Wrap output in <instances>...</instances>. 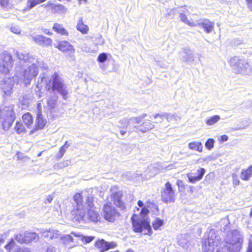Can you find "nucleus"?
Instances as JSON below:
<instances>
[{
	"instance_id": "f257e3e1",
	"label": "nucleus",
	"mask_w": 252,
	"mask_h": 252,
	"mask_svg": "<svg viewBox=\"0 0 252 252\" xmlns=\"http://www.w3.org/2000/svg\"><path fill=\"white\" fill-rule=\"evenodd\" d=\"M44 79V88L46 92L53 93L57 92L64 99L67 98L68 92L66 87L59 73L55 72L50 77V78Z\"/></svg>"
},
{
	"instance_id": "f03ea898",
	"label": "nucleus",
	"mask_w": 252,
	"mask_h": 252,
	"mask_svg": "<svg viewBox=\"0 0 252 252\" xmlns=\"http://www.w3.org/2000/svg\"><path fill=\"white\" fill-rule=\"evenodd\" d=\"M130 220L132 230L134 232L141 233L146 230L147 232L145 234L150 236L152 234V230L149 220L141 219L138 214H133L131 217Z\"/></svg>"
},
{
	"instance_id": "7ed1b4c3",
	"label": "nucleus",
	"mask_w": 252,
	"mask_h": 252,
	"mask_svg": "<svg viewBox=\"0 0 252 252\" xmlns=\"http://www.w3.org/2000/svg\"><path fill=\"white\" fill-rule=\"evenodd\" d=\"M162 201L165 203H173L176 200L175 190L171 183L167 181L165 183L164 188L160 191Z\"/></svg>"
},
{
	"instance_id": "20e7f679",
	"label": "nucleus",
	"mask_w": 252,
	"mask_h": 252,
	"mask_svg": "<svg viewBox=\"0 0 252 252\" xmlns=\"http://www.w3.org/2000/svg\"><path fill=\"white\" fill-rule=\"evenodd\" d=\"M14 239L19 243L27 244L37 241L39 239V236L36 232L26 231L23 233L15 234Z\"/></svg>"
},
{
	"instance_id": "39448f33",
	"label": "nucleus",
	"mask_w": 252,
	"mask_h": 252,
	"mask_svg": "<svg viewBox=\"0 0 252 252\" xmlns=\"http://www.w3.org/2000/svg\"><path fill=\"white\" fill-rule=\"evenodd\" d=\"M104 218L111 222H113L117 216H120V213L113 207L110 202L105 203L103 207Z\"/></svg>"
},
{
	"instance_id": "423d86ee",
	"label": "nucleus",
	"mask_w": 252,
	"mask_h": 252,
	"mask_svg": "<svg viewBox=\"0 0 252 252\" xmlns=\"http://www.w3.org/2000/svg\"><path fill=\"white\" fill-rule=\"evenodd\" d=\"M182 8L184 9L183 10V12L180 14V17L181 21L185 24L189 25V26H195L197 24H199L200 23V18L197 15H192L191 17H190V19H189L186 14V13L189 14V10L187 9V6L184 5L182 6Z\"/></svg>"
},
{
	"instance_id": "0eeeda50",
	"label": "nucleus",
	"mask_w": 252,
	"mask_h": 252,
	"mask_svg": "<svg viewBox=\"0 0 252 252\" xmlns=\"http://www.w3.org/2000/svg\"><path fill=\"white\" fill-rule=\"evenodd\" d=\"M47 124V120L44 117L41 112H38L36 115L35 124L29 131V134H33L37 131L43 129Z\"/></svg>"
},
{
	"instance_id": "6e6552de",
	"label": "nucleus",
	"mask_w": 252,
	"mask_h": 252,
	"mask_svg": "<svg viewBox=\"0 0 252 252\" xmlns=\"http://www.w3.org/2000/svg\"><path fill=\"white\" fill-rule=\"evenodd\" d=\"M123 194L122 191L119 190L112 192L110 195V198L113 204L121 210L126 209V203L123 201Z\"/></svg>"
},
{
	"instance_id": "1a4fd4ad",
	"label": "nucleus",
	"mask_w": 252,
	"mask_h": 252,
	"mask_svg": "<svg viewBox=\"0 0 252 252\" xmlns=\"http://www.w3.org/2000/svg\"><path fill=\"white\" fill-rule=\"evenodd\" d=\"M33 41L37 44L43 47L51 46L53 44V40L43 34H37L32 37Z\"/></svg>"
},
{
	"instance_id": "9d476101",
	"label": "nucleus",
	"mask_w": 252,
	"mask_h": 252,
	"mask_svg": "<svg viewBox=\"0 0 252 252\" xmlns=\"http://www.w3.org/2000/svg\"><path fill=\"white\" fill-rule=\"evenodd\" d=\"M55 47L63 53H72L75 51L73 46L67 40L59 41Z\"/></svg>"
},
{
	"instance_id": "9b49d317",
	"label": "nucleus",
	"mask_w": 252,
	"mask_h": 252,
	"mask_svg": "<svg viewBox=\"0 0 252 252\" xmlns=\"http://www.w3.org/2000/svg\"><path fill=\"white\" fill-rule=\"evenodd\" d=\"M94 245L100 252H105L115 247L113 244L108 243L105 241L103 239L97 240L95 242Z\"/></svg>"
},
{
	"instance_id": "f8f14e48",
	"label": "nucleus",
	"mask_w": 252,
	"mask_h": 252,
	"mask_svg": "<svg viewBox=\"0 0 252 252\" xmlns=\"http://www.w3.org/2000/svg\"><path fill=\"white\" fill-rule=\"evenodd\" d=\"M21 121L28 129L31 130L34 123V118L31 113L27 112L23 114Z\"/></svg>"
},
{
	"instance_id": "ddd939ff",
	"label": "nucleus",
	"mask_w": 252,
	"mask_h": 252,
	"mask_svg": "<svg viewBox=\"0 0 252 252\" xmlns=\"http://www.w3.org/2000/svg\"><path fill=\"white\" fill-rule=\"evenodd\" d=\"M42 6L49 8L53 14L60 13L65 11L64 6L61 4H55L51 2H48L47 4L42 5Z\"/></svg>"
},
{
	"instance_id": "4468645a",
	"label": "nucleus",
	"mask_w": 252,
	"mask_h": 252,
	"mask_svg": "<svg viewBox=\"0 0 252 252\" xmlns=\"http://www.w3.org/2000/svg\"><path fill=\"white\" fill-rule=\"evenodd\" d=\"M204 173V169L203 168H199L196 171V172H191L188 173L187 176L189 178V181L192 183H194L202 178Z\"/></svg>"
},
{
	"instance_id": "2eb2a0df",
	"label": "nucleus",
	"mask_w": 252,
	"mask_h": 252,
	"mask_svg": "<svg viewBox=\"0 0 252 252\" xmlns=\"http://www.w3.org/2000/svg\"><path fill=\"white\" fill-rule=\"evenodd\" d=\"M15 116L14 113L7 115L2 120L1 126L4 130H8L12 126Z\"/></svg>"
},
{
	"instance_id": "dca6fc26",
	"label": "nucleus",
	"mask_w": 252,
	"mask_h": 252,
	"mask_svg": "<svg viewBox=\"0 0 252 252\" xmlns=\"http://www.w3.org/2000/svg\"><path fill=\"white\" fill-rule=\"evenodd\" d=\"M53 30L57 33L62 35L67 36L69 35L68 31L63 25L56 23L53 26Z\"/></svg>"
},
{
	"instance_id": "f3484780",
	"label": "nucleus",
	"mask_w": 252,
	"mask_h": 252,
	"mask_svg": "<svg viewBox=\"0 0 252 252\" xmlns=\"http://www.w3.org/2000/svg\"><path fill=\"white\" fill-rule=\"evenodd\" d=\"M252 176V165L241 170L240 178L242 180L249 181Z\"/></svg>"
},
{
	"instance_id": "a211bd4d",
	"label": "nucleus",
	"mask_w": 252,
	"mask_h": 252,
	"mask_svg": "<svg viewBox=\"0 0 252 252\" xmlns=\"http://www.w3.org/2000/svg\"><path fill=\"white\" fill-rule=\"evenodd\" d=\"M154 127L153 122L150 120L144 122L139 126L138 130L142 132H146Z\"/></svg>"
},
{
	"instance_id": "6ab92c4d",
	"label": "nucleus",
	"mask_w": 252,
	"mask_h": 252,
	"mask_svg": "<svg viewBox=\"0 0 252 252\" xmlns=\"http://www.w3.org/2000/svg\"><path fill=\"white\" fill-rule=\"evenodd\" d=\"M27 129L26 126L21 120L16 122L14 126V130L18 134L26 133L27 131Z\"/></svg>"
},
{
	"instance_id": "aec40b11",
	"label": "nucleus",
	"mask_w": 252,
	"mask_h": 252,
	"mask_svg": "<svg viewBox=\"0 0 252 252\" xmlns=\"http://www.w3.org/2000/svg\"><path fill=\"white\" fill-rule=\"evenodd\" d=\"M76 29L82 34H87L89 30L88 26L84 23L82 18L79 19L76 25Z\"/></svg>"
},
{
	"instance_id": "412c9836",
	"label": "nucleus",
	"mask_w": 252,
	"mask_h": 252,
	"mask_svg": "<svg viewBox=\"0 0 252 252\" xmlns=\"http://www.w3.org/2000/svg\"><path fill=\"white\" fill-rule=\"evenodd\" d=\"M46 0H28L26 9L27 10H30L36 5L44 2Z\"/></svg>"
},
{
	"instance_id": "4be33fe9",
	"label": "nucleus",
	"mask_w": 252,
	"mask_h": 252,
	"mask_svg": "<svg viewBox=\"0 0 252 252\" xmlns=\"http://www.w3.org/2000/svg\"><path fill=\"white\" fill-rule=\"evenodd\" d=\"M71 234L75 237H80L81 240L85 244H87L92 242L94 238V237L92 236L80 235L74 232H71Z\"/></svg>"
},
{
	"instance_id": "5701e85b",
	"label": "nucleus",
	"mask_w": 252,
	"mask_h": 252,
	"mask_svg": "<svg viewBox=\"0 0 252 252\" xmlns=\"http://www.w3.org/2000/svg\"><path fill=\"white\" fill-rule=\"evenodd\" d=\"M189 148L193 151L201 152L202 150L201 143L199 142H192L189 144Z\"/></svg>"
},
{
	"instance_id": "b1692460",
	"label": "nucleus",
	"mask_w": 252,
	"mask_h": 252,
	"mask_svg": "<svg viewBox=\"0 0 252 252\" xmlns=\"http://www.w3.org/2000/svg\"><path fill=\"white\" fill-rule=\"evenodd\" d=\"M137 205L139 207H142L140 212V216L142 217L148 215L149 213V211L147 207L144 206V203L141 200H138Z\"/></svg>"
},
{
	"instance_id": "393cba45",
	"label": "nucleus",
	"mask_w": 252,
	"mask_h": 252,
	"mask_svg": "<svg viewBox=\"0 0 252 252\" xmlns=\"http://www.w3.org/2000/svg\"><path fill=\"white\" fill-rule=\"evenodd\" d=\"M88 215L89 219L91 220L94 221L97 220L99 215L96 211L90 209L88 211Z\"/></svg>"
},
{
	"instance_id": "a878e982",
	"label": "nucleus",
	"mask_w": 252,
	"mask_h": 252,
	"mask_svg": "<svg viewBox=\"0 0 252 252\" xmlns=\"http://www.w3.org/2000/svg\"><path fill=\"white\" fill-rule=\"evenodd\" d=\"M73 199L77 206L80 205L83 202V197L81 193H75L73 196Z\"/></svg>"
},
{
	"instance_id": "bb28decb",
	"label": "nucleus",
	"mask_w": 252,
	"mask_h": 252,
	"mask_svg": "<svg viewBox=\"0 0 252 252\" xmlns=\"http://www.w3.org/2000/svg\"><path fill=\"white\" fill-rule=\"evenodd\" d=\"M24 82L26 85H29L32 80V76L30 70H25L23 73Z\"/></svg>"
},
{
	"instance_id": "cd10ccee",
	"label": "nucleus",
	"mask_w": 252,
	"mask_h": 252,
	"mask_svg": "<svg viewBox=\"0 0 252 252\" xmlns=\"http://www.w3.org/2000/svg\"><path fill=\"white\" fill-rule=\"evenodd\" d=\"M164 220L159 218H156L152 222V225L155 230L159 229L164 224Z\"/></svg>"
},
{
	"instance_id": "c85d7f7f",
	"label": "nucleus",
	"mask_w": 252,
	"mask_h": 252,
	"mask_svg": "<svg viewBox=\"0 0 252 252\" xmlns=\"http://www.w3.org/2000/svg\"><path fill=\"white\" fill-rule=\"evenodd\" d=\"M16 245V244L13 239H11L8 243L4 246L5 249L8 252H10Z\"/></svg>"
},
{
	"instance_id": "c756f323",
	"label": "nucleus",
	"mask_w": 252,
	"mask_h": 252,
	"mask_svg": "<svg viewBox=\"0 0 252 252\" xmlns=\"http://www.w3.org/2000/svg\"><path fill=\"white\" fill-rule=\"evenodd\" d=\"M176 185L178 187V191L181 193H184L186 189V185L181 180H178L176 182Z\"/></svg>"
},
{
	"instance_id": "7c9ffc66",
	"label": "nucleus",
	"mask_w": 252,
	"mask_h": 252,
	"mask_svg": "<svg viewBox=\"0 0 252 252\" xmlns=\"http://www.w3.org/2000/svg\"><path fill=\"white\" fill-rule=\"evenodd\" d=\"M68 147L69 145L67 144V142L66 141L64 145L62 146L59 149V153L58 156V158H61L63 156L64 153Z\"/></svg>"
},
{
	"instance_id": "2f4dec72",
	"label": "nucleus",
	"mask_w": 252,
	"mask_h": 252,
	"mask_svg": "<svg viewBox=\"0 0 252 252\" xmlns=\"http://www.w3.org/2000/svg\"><path fill=\"white\" fill-rule=\"evenodd\" d=\"M220 119V117L218 115H214L209 118L207 121L206 123L208 125H213L217 123Z\"/></svg>"
},
{
	"instance_id": "473e14b6",
	"label": "nucleus",
	"mask_w": 252,
	"mask_h": 252,
	"mask_svg": "<svg viewBox=\"0 0 252 252\" xmlns=\"http://www.w3.org/2000/svg\"><path fill=\"white\" fill-rule=\"evenodd\" d=\"M71 213L75 218L76 217L78 218L79 217H82L81 209L79 207L73 209Z\"/></svg>"
},
{
	"instance_id": "72a5a7b5",
	"label": "nucleus",
	"mask_w": 252,
	"mask_h": 252,
	"mask_svg": "<svg viewBox=\"0 0 252 252\" xmlns=\"http://www.w3.org/2000/svg\"><path fill=\"white\" fill-rule=\"evenodd\" d=\"M86 203L91 209L94 206V197L92 196H87L86 199Z\"/></svg>"
},
{
	"instance_id": "f704fd0d",
	"label": "nucleus",
	"mask_w": 252,
	"mask_h": 252,
	"mask_svg": "<svg viewBox=\"0 0 252 252\" xmlns=\"http://www.w3.org/2000/svg\"><path fill=\"white\" fill-rule=\"evenodd\" d=\"M107 59V54L105 53H101L99 54L97 60L100 63H103L106 61Z\"/></svg>"
},
{
	"instance_id": "c9c22d12",
	"label": "nucleus",
	"mask_w": 252,
	"mask_h": 252,
	"mask_svg": "<svg viewBox=\"0 0 252 252\" xmlns=\"http://www.w3.org/2000/svg\"><path fill=\"white\" fill-rule=\"evenodd\" d=\"M215 141L212 138H209L206 142V147L208 150H211L214 147Z\"/></svg>"
},
{
	"instance_id": "e433bc0d",
	"label": "nucleus",
	"mask_w": 252,
	"mask_h": 252,
	"mask_svg": "<svg viewBox=\"0 0 252 252\" xmlns=\"http://www.w3.org/2000/svg\"><path fill=\"white\" fill-rule=\"evenodd\" d=\"M233 65L238 69H241L243 68H245V69L246 68V67L244 66L243 67H242L241 66V65H244V62L242 60H240V59H239L237 60V62H234Z\"/></svg>"
},
{
	"instance_id": "4c0bfd02",
	"label": "nucleus",
	"mask_w": 252,
	"mask_h": 252,
	"mask_svg": "<svg viewBox=\"0 0 252 252\" xmlns=\"http://www.w3.org/2000/svg\"><path fill=\"white\" fill-rule=\"evenodd\" d=\"M214 24L211 22L206 23V32H210L213 30Z\"/></svg>"
},
{
	"instance_id": "58836bf2",
	"label": "nucleus",
	"mask_w": 252,
	"mask_h": 252,
	"mask_svg": "<svg viewBox=\"0 0 252 252\" xmlns=\"http://www.w3.org/2000/svg\"><path fill=\"white\" fill-rule=\"evenodd\" d=\"M233 180H232V184L233 186L236 187L239 186L240 184V181L238 179V177L236 175H232Z\"/></svg>"
},
{
	"instance_id": "ea45409f",
	"label": "nucleus",
	"mask_w": 252,
	"mask_h": 252,
	"mask_svg": "<svg viewBox=\"0 0 252 252\" xmlns=\"http://www.w3.org/2000/svg\"><path fill=\"white\" fill-rule=\"evenodd\" d=\"M15 252H32L30 248L27 247H19L18 248Z\"/></svg>"
},
{
	"instance_id": "a19ab883",
	"label": "nucleus",
	"mask_w": 252,
	"mask_h": 252,
	"mask_svg": "<svg viewBox=\"0 0 252 252\" xmlns=\"http://www.w3.org/2000/svg\"><path fill=\"white\" fill-rule=\"evenodd\" d=\"M9 5V0H0V6L2 8H6Z\"/></svg>"
},
{
	"instance_id": "79ce46f5",
	"label": "nucleus",
	"mask_w": 252,
	"mask_h": 252,
	"mask_svg": "<svg viewBox=\"0 0 252 252\" xmlns=\"http://www.w3.org/2000/svg\"><path fill=\"white\" fill-rule=\"evenodd\" d=\"M165 116L163 115H160V114H156L154 116V118H158L159 119L158 122H154V123H160L163 121Z\"/></svg>"
},
{
	"instance_id": "37998d69",
	"label": "nucleus",
	"mask_w": 252,
	"mask_h": 252,
	"mask_svg": "<svg viewBox=\"0 0 252 252\" xmlns=\"http://www.w3.org/2000/svg\"><path fill=\"white\" fill-rule=\"evenodd\" d=\"M56 104L55 100L52 99H49L47 100V104L50 108H53L55 107Z\"/></svg>"
},
{
	"instance_id": "c03bdc74",
	"label": "nucleus",
	"mask_w": 252,
	"mask_h": 252,
	"mask_svg": "<svg viewBox=\"0 0 252 252\" xmlns=\"http://www.w3.org/2000/svg\"><path fill=\"white\" fill-rule=\"evenodd\" d=\"M63 239L64 241L66 242H72L74 240L73 237L70 235L64 236Z\"/></svg>"
},
{
	"instance_id": "a18cd8bd",
	"label": "nucleus",
	"mask_w": 252,
	"mask_h": 252,
	"mask_svg": "<svg viewBox=\"0 0 252 252\" xmlns=\"http://www.w3.org/2000/svg\"><path fill=\"white\" fill-rule=\"evenodd\" d=\"M144 116H146V115H144L142 116H139L138 117H135L134 118L135 123H137V124L140 123L142 121V120H143V117Z\"/></svg>"
},
{
	"instance_id": "49530a36",
	"label": "nucleus",
	"mask_w": 252,
	"mask_h": 252,
	"mask_svg": "<svg viewBox=\"0 0 252 252\" xmlns=\"http://www.w3.org/2000/svg\"><path fill=\"white\" fill-rule=\"evenodd\" d=\"M248 8L252 11V0H246Z\"/></svg>"
},
{
	"instance_id": "de8ad7c7",
	"label": "nucleus",
	"mask_w": 252,
	"mask_h": 252,
	"mask_svg": "<svg viewBox=\"0 0 252 252\" xmlns=\"http://www.w3.org/2000/svg\"><path fill=\"white\" fill-rule=\"evenodd\" d=\"M42 31L45 34L47 35H52L53 34L52 32H51L49 29H45L43 30Z\"/></svg>"
},
{
	"instance_id": "09e8293b",
	"label": "nucleus",
	"mask_w": 252,
	"mask_h": 252,
	"mask_svg": "<svg viewBox=\"0 0 252 252\" xmlns=\"http://www.w3.org/2000/svg\"><path fill=\"white\" fill-rule=\"evenodd\" d=\"M228 138L226 135H223L220 136V142H224L227 141Z\"/></svg>"
},
{
	"instance_id": "8fccbe9b",
	"label": "nucleus",
	"mask_w": 252,
	"mask_h": 252,
	"mask_svg": "<svg viewBox=\"0 0 252 252\" xmlns=\"http://www.w3.org/2000/svg\"><path fill=\"white\" fill-rule=\"evenodd\" d=\"M247 252H252V242H250L249 243Z\"/></svg>"
},
{
	"instance_id": "3c124183",
	"label": "nucleus",
	"mask_w": 252,
	"mask_h": 252,
	"mask_svg": "<svg viewBox=\"0 0 252 252\" xmlns=\"http://www.w3.org/2000/svg\"><path fill=\"white\" fill-rule=\"evenodd\" d=\"M53 199L52 195H48L46 199V202L51 203Z\"/></svg>"
},
{
	"instance_id": "603ef678",
	"label": "nucleus",
	"mask_w": 252,
	"mask_h": 252,
	"mask_svg": "<svg viewBox=\"0 0 252 252\" xmlns=\"http://www.w3.org/2000/svg\"><path fill=\"white\" fill-rule=\"evenodd\" d=\"M17 155V159L18 160H20V159H21L23 158V154L20 152H18L16 154Z\"/></svg>"
},
{
	"instance_id": "864d4df0",
	"label": "nucleus",
	"mask_w": 252,
	"mask_h": 252,
	"mask_svg": "<svg viewBox=\"0 0 252 252\" xmlns=\"http://www.w3.org/2000/svg\"><path fill=\"white\" fill-rule=\"evenodd\" d=\"M193 189H194V187H193V186H190V187H189V190L188 191V192H189V193H192L193 192Z\"/></svg>"
},
{
	"instance_id": "5fc2aeb1",
	"label": "nucleus",
	"mask_w": 252,
	"mask_h": 252,
	"mask_svg": "<svg viewBox=\"0 0 252 252\" xmlns=\"http://www.w3.org/2000/svg\"><path fill=\"white\" fill-rule=\"evenodd\" d=\"M5 241V240L2 237V236H0V245H1L2 244H3Z\"/></svg>"
},
{
	"instance_id": "6e6d98bb",
	"label": "nucleus",
	"mask_w": 252,
	"mask_h": 252,
	"mask_svg": "<svg viewBox=\"0 0 252 252\" xmlns=\"http://www.w3.org/2000/svg\"><path fill=\"white\" fill-rule=\"evenodd\" d=\"M120 133H121L122 135H124V134H126V130H120Z\"/></svg>"
},
{
	"instance_id": "4d7b16f0",
	"label": "nucleus",
	"mask_w": 252,
	"mask_h": 252,
	"mask_svg": "<svg viewBox=\"0 0 252 252\" xmlns=\"http://www.w3.org/2000/svg\"><path fill=\"white\" fill-rule=\"evenodd\" d=\"M250 215L251 217H252V208L251 209L250 212Z\"/></svg>"
},
{
	"instance_id": "13d9d810",
	"label": "nucleus",
	"mask_w": 252,
	"mask_h": 252,
	"mask_svg": "<svg viewBox=\"0 0 252 252\" xmlns=\"http://www.w3.org/2000/svg\"><path fill=\"white\" fill-rule=\"evenodd\" d=\"M8 56L10 60L11 61H12V57H11V56L8 55Z\"/></svg>"
},
{
	"instance_id": "bf43d9fd",
	"label": "nucleus",
	"mask_w": 252,
	"mask_h": 252,
	"mask_svg": "<svg viewBox=\"0 0 252 252\" xmlns=\"http://www.w3.org/2000/svg\"><path fill=\"white\" fill-rule=\"evenodd\" d=\"M42 154V152L39 153V154H38L37 156L39 157V156H40Z\"/></svg>"
},
{
	"instance_id": "052dcab7",
	"label": "nucleus",
	"mask_w": 252,
	"mask_h": 252,
	"mask_svg": "<svg viewBox=\"0 0 252 252\" xmlns=\"http://www.w3.org/2000/svg\"><path fill=\"white\" fill-rule=\"evenodd\" d=\"M79 0L80 1H85V2L87 1V0Z\"/></svg>"
},
{
	"instance_id": "680f3d73",
	"label": "nucleus",
	"mask_w": 252,
	"mask_h": 252,
	"mask_svg": "<svg viewBox=\"0 0 252 252\" xmlns=\"http://www.w3.org/2000/svg\"><path fill=\"white\" fill-rule=\"evenodd\" d=\"M247 63V64H248V63H244V65H245V64Z\"/></svg>"
},
{
	"instance_id": "e2e57ef3",
	"label": "nucleus",
	"mask_w": 252,
	"mask_h": 252,
	"mask_svg": "<svg viewBox=\"0 0 252 252\" xmlns=\"http://www.w3.org/2000/svg\"><path fill=\"white\" fill-rule=\"evenodd\" d=\"M136 210H137V211H138V210H139V208H136Z\"/></svg>"
}]
</instances>
